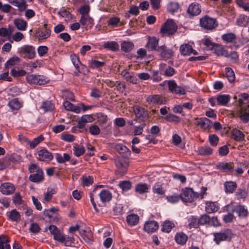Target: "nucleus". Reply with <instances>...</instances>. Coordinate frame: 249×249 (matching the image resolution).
Masks as SVG:
<instances>
[{
	"instance_id": "dca6fc26",
	"label": "nucleus",
	"mask_w": 249,
	"mask_h": 249,
	"mask_svg": "<svg viewBox=\"0 0 249 249\" xmlns=\"http://www.w3.org/2000/svg\"><path fill=\"white\" fill-rule=\"evenodd\" d=\"M38 153V159L40 161H50L53 158V154L46 149H41Z\"/></svg>"
},
{
	"instance_id": "603ef678",
	"label": "nucleus",
	"mask_w": 249,
	"mask_h": 249,
	"mask_svg": "<svg viewBox=\"0 0 249 249\" xmlns=\"http://www.w3.org/2000/svg\"><path fill=\"white\" fill-rule=\"evenodd\" d=\"M54 107V105L51 101L43 102L41 106V108L45 112L52 111Z\"/></svg>"
},
{
	"instance_id": "f704fd0d",
	"label": "nucleus",
	"mask_w": 249,
	"mask_h": 249,
	"mask_svg": "<svg viewBox=\"0 0 249 249\" xmlns=\"http://www.w3.org/2000/svg\"><path fill=\"white\" fill-rule=\"evenodd\" d=\"M14 23L17 29L20 31H25L26 29L27 23L24 19L17 18L14 19Z\"/></svg>"
},
{
	"instance_id": "bf43d9fd",
	"label": "nucleus",
	"mask_w": 249,
	"mask_h": 249,
	"mask_svg": "<svg viewBox=\"0 0 249 249\" xmlns=\"http://www.w3.org/2000/svg\"><path fill=\"white\" fill-rule=\"evenodd\" d=\"M235 195L238 199H245L248 195V193L245 189H238L235 193Z\"/></svg>"
},
{
	"instance_id": "f3484780",
	"label": "nucleus",
	"mask_w": 249,
	"mask_h": 249,
	"mask_svg": "<svg viewBox=\"0 0 249 249\" xmlns=\"http://www.w3.org/2000/svg\"><path fill=\"white\" fill-rule=\"evenodd\" d=\"M121 74L127 81L133 84L138 83V79L133 72H129L126 70H124L121 72Z\"/></svg>"
},
{
	"instance_id": "0e129e2a",
	"label": "nucleus",
	"mask_w": 249,
	"mask_h": 249,
	"mask_svg": "<svg viewBox=\"0 0 249 249\" xmlns=\"http://www.w3.org/2000/svg\"><path fill=\"white\" fill-rule=\"evenodd\" d=\"M81 178L84 186H89L90 185H91L93 182V178L91 176H83Z\"/></svg>"
},
{
	"instance_id": "7ed1b4c3",
	"label": "nucleus",
	"mask_w": 249,
	"mask_h": 249,
	"mask_svg": "<svg viewBox=\"0 0 249 249\" xmlns=\"http://www.w3.org/2000/svg\"><path fill=\"white\" fill-rule=\"evenodd\" d=\"M18 53L21 57L28 59L35 58L36 55L35 48L29 45H25L19 48L18 50Z\"/></svg>"
},
{
	"instance_id": "09e8293b",
	"label": "nucleus",
	"mask_w": 249,
	"mask_h": 249,
	"mask_svg": "<svg viewBox=\"0 0 249 249\" xmlns=\"http://www.w3.org/2000/svg\"><path fill=\"white\" fill-rule=\"evenodd\" d=\"M221 38L226 43H232L235 40L236 36L235 34L230 33L223 35Z\"/></svg>"
},
{
	"instance_id": "e433bc0d",
	"label": "nucleus",
	"mask_w": 249,
	"mask_h": 249,
	"mask_svg": "<svg viewBox=\"0 0 249 249\" xmlns=\"http://www.w3.org/2000/svg\"><path fill=\"white\" fill-rule=\"evenodd\" d=\"M104 47L105 49L114 52L117 51L119 49V45L118 43L115 41L105 42L104 43Z\"/></svg>"
},
{
	"instance_id": "6e6552de",
	"label": "nucleus",
	"mask_w": 249,
	"mask_h": 249,
	"mask_svg": "<svg viewBox=\"0 0 249 249\" xmlns=\"http://www.w3.org/2000/svg\"><path fill=\"white\" fill-rule=\"evenodd\" d=\"M157 52L159 53L160 58L165 60L171 58L174 55L173 50L167 48L165 45L159 47Z\"/></svg>"
},
{
	"instance_id": "20e7f679",
	"label": "nucleus",
	"mask_w": 249,
	"mask_h": 249,
	"mask_svg": "<svg viewBox=\"0 0 249 249\" xmlns=\"http://www.w3.org/2000/svg\"><path fill=\"white\" fill-rule=\"evenodd\" d=\"M200 26L203 29L207 30H212L218 26V22L216 18H211L206 15L200 18Z\"/></svg>"
},
{
	"instance_id": "ea45409f",
	"label": "nucleus",
	"mask_w": 249,
	"mask_h": 249,
	"mask_svg": "<svg viewBox=\"0 0 249 249\" xmlns=\"http://www.w3.org/2000/svg\"><path fill=\"white\" fill-rule=\"evenodd\" d=\"M230 100V96L229 95L221 94L216 98L218 105L226 106Z\"/></svg>"
},
{
	"instance_id": "de8ad7c7",
	"label": "nucleus",
	"mask_w": 249,
	"mask_h": 249,
	"mask_svg": "<svg viewBox=\"0 0 249 249\" xmlns=\"http://www.w3.org/2000/svg\"><path fill=\"white\" fill-rule=\"evenodd\" d=\"M20 61V59L17 56H13L10 58L5 64V67L9 69L10 67L15 66Z\"/></svg>"
},
{
	"instance_id": "2eb2a0df",
	"label": "nucleus",
	"mask_w": 249,
	"mask_h": 249,
	"mask_svg": "<svg viewBox=\"0 0 249 249\" xmlns=\"http://www.w3.org/2000/svg\"><path fill=\"white\" fill-rule=\"evenodd\" d=\"M15 190L14 185L10 182L2 183L0 187V191L3 195H9L13 194Z\"/></svg>"
},
{
	"instance_id": "c756f323",
	"label": "nucleus",
	"mask_w": 249,
	"mask_h": 249,
	"mask_svg": "<svg viewBox=\"0 0 249 249\" xmlns=\"http://www.w3.org/2000/svg\"><path fill=\"white\" fill-rule=\"evenodd\" d=\"M99 195L101 201L104 203L110 201L112 197L111 192L107 190H103Z\"/></svg>"
},
{
	"instance_id": "f257e3e1",
	"label": "nucleus",
	"mask_w": 249,
	"mask_h": 249,
	"mask_svg": "<svg viewBox=\"0 0 249 249\" xmlns=\"http://www.w3.org/2000/svg\"><path fill=\"white\" fill-rule=\"evenodd\" d=\"M180 199L184 202L192 203L199 197V193L195 192L190 187H185L181 190Z\"/></svg>"
},
{
	"instance_id": "5701e85b",
	"label": "nucleus",
	"mask_w": 249,
	"mask_h": 249,
	"mask_svg": "<svg viewBox=\"0 0 249 249\" xmlns=\"http://www.w3.org/2000/svg\"><path fill=\"white\" fill-rule=\"evenodd\" d=\"M80 23L84 28H91L94 24L93 19L89 15L81 16Z\"/></svg>"
},
{
	"instance_id": "2f4dec72",
	"label": "nucleus",
	"mask_w": 249,
	"mask_h": 249,
	"mask_svg": "<svg viewBox=\"0 0 249 249\" xmlns=\"http://www.w3.org/2000/svg\"><path fill=\"white\" fill-rule=\"evenodd\" d=\"M232 138L237 142H241L244 140L245 135L243 132L237 129H233L231 131Z\"/></svg>"
},
{
	"instance_id": "13d9d810",
	"label": "nucleus",
	"mask_w": 249,
	"mask_h": 249,
	"mask_svg": "<svg viewBox=\"0 0 249 249\" xmlns=\"http://www.w3.org/2000/svg\"><path fill=\"white\" fill-rule=\"evenodd\" d=\"M203 44L206 46V47L209 50L213 49L216 43L212 42L211 40L208 37H205L202 40Z\"/></svg>"
},
{
	"instance_id": "a18cd8bd",
	"label": "nucleus",
	"mask_w": 249,
	"mask_h": 249,
	"mask_svg": "<svg viewBox=\"0 0 249 249\" xmlns=\"http://www.w3.org/2000/svg\"><path fill=\"white\" fill-rule=\"evenodd\" d=\"M121 50L122 51L127 53L130 52L134 48V44L130 41H123L121 45Z\"/></svg>"
},
{
	"instance_id": "423d86ee",
	"label": "nucleus",
	"mask_w": 249,
	"mask_h": 249,
	"mask_svg": "<svg viewBox=\"0 0 249 249\" xmlns=\"http://www.w3.org/2000/svg\"><path fill=\"white\" fill-rule=\"evenodd\" d=\"M44 137L42 135L35 138L33 141L29 140L27 138L22 135H18V140L23 144L26 145H29L31 149L35 148L39 143L44 141Z\"/></svg>"
},
{
	"instance_id": "58836bf2",
	"label": "nucleus",
	"mask_w": 249,
	"mask_h": 249,
	"mask_svg": "<svg viewBox=\"0 0 249 249\" xmlns=\"http://www.w3.org/2000/svg\"><path fill=\"white\" fill-rule=\"evenodd\" d=\"M238 26L246 27L249 24V17L244 15H241L236 19Z\"/></svg>"
},
{
	"instance_id": "412c9836",
	"label": "nucleus",
	"mask_w": 249,
	"mask_h": 249,
	"mask_svg": "<svg viewBox=\"0 0 249 249\" xmlns=\"http://www.w3.org/2000/svg\"><path fill=\"white\" fill-rule=\"evenodd\" d=\"M29 179L31 181L35 183H39L42 181L44 179L42 170H38L35 173L30 175Z\"/></svg>"
},
{
	"instance_id": "774afa93",
	"label": "nucleus",
	"mask_w": 249,
	"mask_h": 249,
	"mask_svg": "<svg viewBox=\"0 0 249 249\" xmlns=\"http://www.w3.org/2000/svg\"><path fill=\"white\" fill-rule=\"evenodd\" d=\"M61 139L63 141L68 142H72L75 140V137L71 134H68L66 133H63L61 134Z\"/></svg>"
},
{
	"instance_id": "4d7b16f0",
	"label": "nucleus",
	"mask_w": 249,
	"mask_h": 249,
	"mask_svg": "<svg viewBox=\"0 0 249 249\" xmlns=\"http://www.w3.org/2000/svg\"><path fill=\"white\" fill-rule=\"evenodd\" d=\"M11 74L14 77H18L24 76L26 74V72L23 70L13 69L11 71Z\"/></svg>"
},
{
	"instance_id": "3c124183",
	"label": "nucleus",
	"mask_w": 249,
	"mask_h": 249,
	"mask_svg": "<svg viewBox=\"0 0 249 249\" xmlns=\"http://www.w3.org/2000/svg\"><path fill=\"white\" fill-rule=\"evenodd\" d=\"M8 218L12 221H18L20 219V215L16 209H13L9 213Z\"/></svg>"
},
{
	"instance_id": "9b49d317",
	"label": "nucleus",
	"mask_w": 249,
	"mask_h": 249,
	"mask_svg": "<svg viewBox=\"0 0 249 249\" xmlns=\"http://www.w3.org/2000/svg\"><path fill=\"white\" fill-rule=\"evenodd\" d=\"M201 12V6L197 2L192 3L189 6L187 10V14L190 18L199 15Z\"/></svg>"
},
{
	"instance_id": "6ab92c4d",
	"label": "nucleus",
	"mask_w": 249,
	"mask_h": 249,
	"mask_svg": "<svg viewBox=\"0 0 249 249\" xmlns=\"http://www.w3.org/2000/svg\"><path fill=\"white\" fill-rule=\"evenodd\" d=\"M149 104L161 105L164 104L165 99L160 95H152L148 96L146 99Z\"/></svg>"
},
{
	"instance_id": "bb28decb",
	"label": "nucleus",
	"mask_w": 249,
	"mask_h": 249,
	"mask_svg": "<svg viewBox=\"0 0 249 249\" xmlns=\"http://www.w3.org/2000/svg\"><path fill=\"white\" fill-rule=\"evenodd\" d=\"M213 53L217 56H228V52L223 46L216 44L213 48Z\"/></svg>"
},
{
	"instance_id": "0eeeda50",
	"label": "nucleus",
	"mask_w": 249,
	"mask_h": 249,
	"mask_svg": "<svg viewBox=\"0 0 249 249\" xmlns=\"http://www.w3.org/2000/svg\"><path fill=\"white\" fill-rule=\"evenodd\" d=\"M214 236V241L219 244L221 241H230L232 238V233L229 229H227L223 232H214L213 233Z\"/></svg>"
},
{
	"instance_id": "79ce46f5",
	"label": "nucleus",
	"mask_w": 249,
	"mask_h": 249,
	"mask_svg": "<svg viewBox=\"0 0 249 249\" xmlns=\"http://www.w3.org/2000/svg\"><path fill=\"white\" fill-rule=\"evenodd\" d=\"M219 210L218 206L215 203L213 202H207L206 203L205 211L208 213H214Z\"/></svg>"
},
{
	"instance_id": "e2e57ef3",
	"label": "nucleus",
	"mask_w": 249,
	"mask_h": 249,
	"mask_svg": "<svg viewBox=\"0 0 249 249\" xmlns=\"http://www.w3.org/2000/svg\"><path fill=\"white\" fill-rule=\"evenodd\" d=\"M107 116L103 113H98L97 114V121L99 124H104L107 123Z\"/></svg>"
},
{
	"instance_id": "c9c22d12",
	"label": "nucleus",
	"mask_w": 249,
	"mask_h": 249,
	"mask_svg": "<svg viewBox=\"0 0 249 249\" xmlns=\"http://www.w3.org/2000/svg\"><path fill=\"white\" fill-rule=\"evenodd\" d=\"M213 149L208 145L201 146L198 148L197 153L201 156H209L213 153Z\"/></svg>"
},
{
	"instance_id": "4468645a",
	"label": "nucleus",
	"mask_w": 249,
	"mask_h": 249,
	"mask_svg": "<svg viewBox=\"0 0 249 249\" xmlns=\"http://www.w3.org/2000/svg\"><path fill=\"white\" fill-rule=\"evenodd\" d=\"M159 39L157 38L156 37H148V41L145 45V47L149 51H158V44H159Z\"/></svg>"
},
{
	"instance_id": "72a5a7b5",
	"label": "nucleus",
	"mask_w": 249,
	"mask_h": 249,
	"mask_svg": "<svg viewBox=\"0 0 249 249\" xmlns=\"http://www.w3.org/2000/svg\"><path fill=\"white\" fill-rule=\"evenodd\" d=\"M22 104L18 98H14L8 102V106L12 110H18L22 106Z\"/></svg>"
},
{
	"instance_id": "7c9ffc66",
	"label": "nucleus",
	"mask_w": 249,
	"mask_h": 249,
	"mask_svg": "<svg viewBox=\"0 0 249 249\" xmlns=\"http://www.w3.org/2000/svg\"><path fill=\"white\" fill-rule=\"evenodd\" d=\"M193 50L192 46L188 43L182 44L179 48V51L182 55H189L192 53Z\"/></svg>"
},
{
	"instance_id": "a878e982",
	"label": "nucleus",
	"mask_w": 249,
	"mask_h": 249,
	"mask_svg": "<svg viewBox=\"0 0 249 249\" xmlns=\"http://www.w3.org/2000/svg\"><path fill=\"white\" fill-rule=\"evenodd\" d=\"M224 190L226 194H231L236 189L237 185L235 182L227 181L224 183Z\"/></svg>"
},
{
	"instance_id": "680f3d73",
	"label": "nucleus",
	"mask_w": 249,
	"mask_h": 249,
	"mask_svg": "<svg viewBox=\"0 0 249 249\" xmlns=\"http://www.w3.org/2000/svg\"><path fill=\"white\" fill-rule=\"evenodd\" d=\"M56 193V190L54 189L48 188L46 193L45 194L44 199L48 202L52 199L53 194Z\"/></svg>"
},
{
	"instance_id": "a19ab883",
	"label": "nucleus",
	"mask_w": 249,
	"mask_h": 249,
	"mask_svg": "<svg viewBox=\"0 0 249 249\" xmlns=\"http://www.w3.org/2000/svg\"><path fill=\"white\" fill-rule=\"evenodd\" d=\"M152 191L154 194L159 195H164L165 193V190L162 187V184L160 182L156 183L152 187Z\"/></svg>"
},
{
	"instance_id": "393cba45",
	"label": "nucleus",
	"mask_w": 249,
	"mask_h": 249,
	"mask_svg": "<svg viewBox=\"0 0 249 249\" xmlns=\"http://www.w3.org/2000/svg\"><path fill=\"white\" fill-rule=\"evenodd\" d=\"M233 211L235 212L240 218H246L249 213L248 210L242 205H238L235 207L233 209Z\"/></svg>"
},
{
	"instance_id": "f8f14e48",
	"label": "nucleus",
	"mask_w": 249,
	"mask_h": 249,
	"mask_svg": "<svg viewBox=\"0 0 249 249\" xmlns=\"http://www.w3.org/2000/svg\"><path fill=\"white\" fill-rule=\"evenodd\" d=\"M195 124L204 129H210L212 126V122L206 117L196 118Z\"/></svg>"
},
{
	"instance_id": "c03bdc74",
	"label": "nucleus",
	"mask_w": 249,
	"mask_h": 249,
	"mask_svg": "<svg viewBox=\"0 0 249 249\" xmlns=\"http://www.w3.org/2000/svg\"><path fill=\"white\" fill-rule=\"evenodd\" d=\"M118 186L123 192H126L131 189L132 182L129 180H122L119 182Z\"/></svg>"
},
{
	"instance_id": "864d4df0",
	"label": "nucleus",
	"mask_w": 249,
	"mask_h": 249,
	"mask_svg": "<svg viewBox=\"0 0 249 249\" xmlns=\"http://www.w3.org/2000/svg\"><path fill=\"white\" fill-rule=\"evenodd\" d=\"M178 3L176 2H170L167 6V10L169 12L174 14L177 12L179 8Z\"/></svg>"
},
{
	"instance_id": "4c0bfd02",
	"label": "nucleus",
	"mask_w": 249,
	"mask_h": 249,
	"mask_svg": "<svg viewBox=\"0 0 249 249\" xmlns=\"http://www.w3.org/2000/svg\"><path fill=\"white\" fill-rule=\"evenodd\" d=\"M175 239L178 244L183 245L186 244L188 240V237L185 233L179 232L177 233Z\"/></svg>"
},
{
	"instance_id": "6e6d98bb",
	"label": "nucleus",
	"mask_w": 249,
	"mask_h": 249,
	"mask_svg": "<svg viewBox=\"0 0 249 249\" xmlns=\"http://www.w3.org/2000/svg\"><path fill=\"white\" fill-rule=\"evenodd\" d=\"M189 227L190 228H197L198 227L199 224V219L192 216L189 219Z\"/></svg>"
},
{
	"instance_id": "c85d7f7f",
	"label": "nucleus",
	"mask_w": 249,
	"mask_h": 249,
	"mask_svg": "<svg viewBox=\"0 0 249 249\" xmlns=\"http://www.w3.org/2000/svg\"><path fill=\"white\" fill-rule=\"evenodd\" d=\"M79 233L87 243L89 244L92 243V234L91 231L89 229L86 230H81L80 231Z\"/></svg>"
},
{
	"instance_id": "ddd939ff",
	"label": "nucleus",
	"mask_w": 249,
	"mask_h": 249,
	"mask_svg": "<svg viewBox=\"0 0 249 249\" xmlns=\"http://www.w3.org/2000/svg\"><path fill=\"white\" fill-rule=\"evenodd\" d=\"M169 90L172 93L177 94H184L185 90L180 86H178L175 81H169L168 83Z\"/></svg>"
},
{
	"instance_id": "39448f33",
	"label": "nucleus",
	"mask_w": 249,
	"mask_h": 249,
	"mask_svg": "<svg viewBox=\"0 0 249 249\" xmlns=\"http://www.w3.org/2000/svg\"><path fill=\"white\" fill-rule=\"evenodd\" d=\"M115 164L117 168L116 174L123 176L127 172L129 166L128 160L123 158H118L115 160Z\"/></svg>"
},
{
	"instance_id": "a211bd4d",
	"label": "nucleus",
	"mask_w": 249,
	"mask_h": 249,
	"mask_svg": "<svg viewBox=\"0 0 249 249\" xmlns=\"http://www.w3.org/2000/svg\"><path fill=\"white\" fill-rule=\"evenodd\" d=\"M239 118L244 123L249 122V105L240 107L239 111Z\"/></svg>"
},
{
	"instance_id": "cd10ccee",
	"label": "nucleus",
	"mask_w": 249,
	"mask_h": 249,
	"mask_svg": "<svg viewBox=\"0 0 249 249\" xmlns=\"http://www.w3.org/2000/svg\"><path fill=\"white\" fill-rule=\"evenodd\" d=\"M8 1L16 6L18 7V9L20 11H23L26 10L28 5L25 0H7Z\"/></svg>"
},
{
	"instance_id": "338daca9",
	"label": "nucleus",
	"mask_w": 249,
	"mask_h": 249,
	"mask_svg": "<svg viewBox=\"0 0 249 249\" xmlns=\"http://www.w3.org/2000/svg\"><path fill=\"white\" fill-rule=\"evenodd\" d=\"M165 119L169 122L179 123L180 121L179 117L172 114H169L165 117Z\"/></svg>"
},
{
	"instance_id": "f03ea898",
	"label": "nucleus",
	"mask_w": 249,
	"mask_h": 249,
	"mask_svg": "<svg viewBox=\"0 0 249 249\" xmlns=\"http://www.w3.org/2000/svg\"><path fill=\"white\" fill-rule=\"evenodd\" d=\"M178 27L174 20L168 19L160 28V33L163 36H170L174 34L177 31Z\"/></svg>"
},
{
	"instance_id": "8fccbe9b",
	"label": "nucleus",
	"mask_w": 249,
	"mask_h": 249,
	"mask_svg": "<svg viewBox=\"0 0 249 249\" xmlns=\"http://www.w3.org/2000/svg\"><path fill=\"white\" fill-rule=\"evenodd\" d=\"M226 77L230 83H233L235 81V74L233 70L229 67L225 69Z\"/></svg>"
},
{
	"instance_id": "b1692460",
	"label": "nucleus",
	"mask_w": 249,
	"mask_h": 249,
	"mask_svg": "<svg viewBox=\"0 0 249 249\" xmlns=\"http://www.w3.org/2000/svg\"><path fill=\"white\" fill-rule=\"evenodd\" d=\"M115 149L125 158L129 157L131 155L130 150L125 145L122 144H117L115 146Z\"/></svg>"
},
{
	"instance_id": "9d476101",
	"label": "nucleus",
	"mask_w": 249,
	"mask_h": 249,
	"mask_svg": "<svg viewBox=\"0 0 249 249\" xmlns=\"http://www.w3.org/2000/svg\"><path fill=\"white\" fill-rule=\"evenodd\" d=\"M134 112L136 117L139 119L140 121H145L148 118V111L141 107H134Z\"/></svg>"
},
{
	"instance_id": "473e14b6",
	"label": "nucleus",
	"mask_w": 249,
	"mask_h": 249,
	"mask_svg": "<svg viewBox=\"0 0 249 249\" xmlns=\"http://www.w3.org/2000/svg\"><path fill=\"white\" fill-rule=\"evenodd\" d=\"M149 186L145 183H140L136 185L135 190L139 194H143L148 192Z\"/></svg>"
},
{
	"instance_id": "052dcab7",
	"label": "nucleus",
	"mask_w": 249,
	"mask_h": 249,
	"mask_svg": "<svg viewBox=\"0 0 249 249\" xmlns=\"http://www.w3.org/2000/svg\"><path fill=\"white\" fill-rule=\"evenodd\" d=\"M105 64V62H101L95 60H91L89 61V65L91 68H99L104 66Z\"/></svg>"
},
{
	"instance_id": "37998d69",
	"label": "nucleus",
	"mask_w": 249,
	"mask_h": 249,
	"mask_svg": "<svg viewBox=\"0 0 249 249\" xmlns=\"http://www.w3.org/2000/svg\"><path fill=\"white\" fill-rule=\"evenodd\" d=\"M55 158L57 162L59 163H64L66 161H70L71 156L67 153H64L63 155L57 153L55 155Z\"/></svg>"
},
{
	"instance_id": "4be33fe9",
	"label": "nucleus",
	"mask_w": 249,
	"mask_h": 249,
	"mask_svg": "<svg viewBox=\"0 0 249 249\" xmlns=\"http://www.w3.org/2000/svg\"><path fill=\"white\" fill-rule=\"evenodd\" d=\"M51 31L47 28V24H45L43 28L39 31L37 34V36L39 40L48 38L51 35Z\"/></svg>"
},
{
	"instance_id": "49530a36",
	"label": "nucleus",
	"mask_w": 249,
	"mask_h": 249,
	"mask_svg": "<svg viewBox=\"0 0 249 249\" xmlns=\"http://www.w3.org/2000/svg\"><path fill=\"white\" fill-rule=\"evenodd\" d=\"M127 223L130 226L137 225L139 221V217L137 214H131L127 216Z\"/></svg>"
},
{
	"instance_id": "aec40b11",
	"label": "nucleus",
	"mask_w": 249,
	"mask_h": 249,
	"mask_svg": "<svg viewBox=\"0 0 249 249\" xmlns=\"http://www.w3.org/2000/svg\"><path fill=\"white\" fill-rule=\"evenodd\" d=\"M159 228V224L157 222L152 220L145 222L144 226V230L148 233H152L156 231Z\"/></svg>"
},
{
	"instance_id": "69168bd1",
	"label": "nucleus",
	"mask_w": 249,
	"mask_h": 249,
	"mask_svg": "<svg viewBox=\"0 0 249 249\" xmlns=\"http://www.w3.org/2000/svg\"><path fill=\"white\" fill-rule=\"evenodd\" d=\"M210 220V217L206 214L201 215L199 218V224L201 225H208L209 220Z\"/></svg>"
},
{
	"instance_id": "1a4fd4ad",
	"label": "nucleus",
	"mask_w": 249,
	"mask_h": 249,
	"mask_svg": "<svg viewBox=\"0 0 249 249\" xmlns=\"http://www.w3.org/2000/svg\"><path fill=\"white\" fill-rule=\"evenodd\" d=\"M217 169L224 172L233 173L234 171V165L233 162H220L216 165Z\"/></svg>"
},
{
	"instance_id": "5fc2aeb1",
	"label": "nucleus",
	"mask_w": 249,
	"mask_h": 249,
	"mask_svg": "<svg viewBox=\"0 0 249 249\" xmlns=\"http://www.w3.org/2000/svg\"><path fill=\"white\" fill-rule=\"evenodd\" d=\"M174 227L175 225L173 222L170 221H166L162 224V231L168 233Z\"/></svg>"
}]
</instances>
